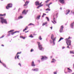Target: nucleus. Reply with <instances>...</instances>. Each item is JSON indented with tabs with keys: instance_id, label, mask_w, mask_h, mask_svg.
Instances as JSON below:
<instances>
[{
	"instance_id": "8fccbe9b",
	"label": "nucleus",
	"mask_w": 74,
	"mask_h": 74,
	"mask_svg": "<svg viewBox=\"0 0 74 74\" xmlns=\"http://www.w3.org/2000/svg\"><path fill=\"white\" fill-rule=\"evenodd\" d=\"M43 15H46V14H44V13H43Z\"/></svg>"
},
{
	"instance_id": "2f4dec72",
	"label": "nucleus",
	"mask_w": 74,
	"mask_h": 74,
	"mask_svg": "<svg viewBox=\"0 0 74 74\" xmlns=\"http://www.w3.org/2000/svg\"><path fill=\"white\" fill-rule=\"evenodd\" d=\"M30 25H34V24H33L32 23H30L28 25V26H30Z\"/></svg>"
},
{
	"instance_id": "6ab92c4d",
	"label": "nucleus",
	"mask_w": 74,
	"mask_h": 74,
	"mask_svg": "<svg viewBox=\"0 0 74 74\" xmlns=\"http://www.w3.org/2000/svg\"><path fill=\"white\" fill-rule=\"evenodd\" d=\"M47 22H45V23H43V24L42 25V26H44V25H47Z\"/></svg>"
},
{
	"instance_id": "680f3d73",
	"label": "nucleus",
	"mask_w": 74,
	"mask_h": 74,
	"mask_svg": "<svg viewBox=\"0 0 74 74\" xmlns=\"http://www.w3.org/2000/svg\"><path fill=\"white\" fill-rule=\"evenodd\" d=\"M64 73L65 74H67V72H64Z\"/></svg>"
},
{
	"instance_id": "f8f14e48",
	"label": "nucleus",
	"mask_w": 74,
	"mask_h": 74,
	"mask_svg": "<svg viewBox=\"0 0 74 74\" xmlns=\"http://www.w3.org/2000/svg\"><path fill=\"white\" fill-rule=\"evenodd\" d=\"M35 4L36 5H39V3L38 1H37L35 2Z\"/></svg>"
},
{
	"instance_id": "1a4fd4ad",
	"label": "nucleus",
	"mask_w": 74,
	"mask_h": 74,
	"mask_svg": "<svg viewBox=\"0 0 74 74\" xmlns=\"http://www.w3.org/2000/svg\"><path fill=\"white\" fill-rule=\"evenodd\" d=\"M59 1L61 4H64V0H59Z\"/></svg>"
},
{
	"instance_id": "49530a36",
	"label": "nucleus",
	"mask_w": 74,
	"mask_h": 74,
	"mask_svg": "<svg viewBox=\"0 0 74 74\" xmlns=\"http://www.w3.org/2000/svg\"><path fill=\"white\" fill-rule=\"evenodd\" d=\"M52 4V3H49V5H51V4Z\"/></svg>"
},
{
	"instance_id": "603ef678",
	"label": "nucleus",
	"mask_w": 74,
	"mask_h": 74,
	"mask_svg": "<svg viewBox=\"0 0 74 74\" xmlns=\"http://www.w3.org/2000/svg\"><path fill=\"white\" fill-rule=\"evenodd\" d=\"M50 42H51V43H52V40H50Z\"/></svg>"
},
{
	"instance_id": "864d4df0",
	"label": "nucleus",
	"mask_w": 74,
	"mask_h": 74,
	"mask_svg": "<svg viewBox=\"0 0 74 74\" xmlns=\"http://www.w3.org/2000/svg\"><path fill=\"white\" fill-rule=\"evenodd\" d=\"M50 28H51V29L52 30V27H50Z\"/></svg>"
},
{
	"instance_id": "0e129e2a",
	"label": "nucleus",
	"mask_w": 74,
	"mask_h": 74,
	"mask_svg": "<svg viewBox=\"0 0 74 74\" xmlns=\"http://www.w3.org/2000/svg\"><path fill=\"white\" fill-rule=\"evenodd\" d=\"M1 46H2V47H4V45H2Z\"/></svg>"
},
{
	"instance_id": "f704fd0d",
	"label": "nucleus",
	"mask_w": 74,
	"mask_h": 74,
	"mask_svg": "<svg viewBox=\"0 0 74 74\" xmlns=\"http://www.w3.org/2000/svg\"><path fill=\"white\" fill-rule=\"evenodd\" d=\"M29 37H31V38H33V36H32V34H31L30 36H29Z\"/></svg>"
},
{
	"instance_id": "0eeeda50",
	"label": "nucleus",
	"mask_w": 74,
	"mask_h": 74,
	"mask_svg": "<svg viewBox=\"0 0 74 74\" xmlns=\"http://www.w3.org/2000/svg\"><path fill=\"white\" fill-rule=\"evenodd\" d=\"M27 12H28V10H26V12H25V10H24L23 12H22V14H26V13H27Z\"/></svg>"
},
{
	"instance_id": "338daca9",
	"label": "nucleus",
	"mask_w": 74,
	"mask_h": 74,
	"mask_svg": "<svg viewBox=\"0 0 74 74\" xmlns=\"http://www.w3.org/2000/svg\"><path fill=\"white\" fill-rule=\"evenodd\" d=\"M15 58V59H16V56Z\"/></svg>"
},
{
	"instance_id": "cd10ccee",
	"label": "nucleus",
	"mask_w": 74,
	"mask_h": 74,
	"mask_svg": "<svg viewBox=\"0 0 74 74\" xmlns=\"http://www.w3.org/2000/svg\"><path fill=\"white\" fill-rule=\"evenodd\" d=\"M5 14H0V16H5Z\"/></svg>"
},
{
	"instance_id": "a878e982",
	"label": "nucleus",
	"mask_w": 74,
	"mask_h": 74,
	"mask_svg": "<svg viewBox=\"0 0 74 74\" xmlns=\"http://www.w3.org/2000/svg\"><path fill=\"white\" fill-rule=\"evenodd\" d=\"M70 53H73L74 54V51H70Z\"/></svg>"
},
{
	"instance_id": "473e14b6",
	"label": "nucleus",
	"mask_w": 74,
	"mask_h": 74,
	"mask_svg": "<svg viewBox=\"0 0 74 74\" xmlns=\"http://www.w3.org/2000/svg\"><path fill=\"white\" fill-rule=\"evenodd\" d=\"M51 10L50 9H49V8H47L46 10V11H50Z\"/></svg>"
},
{
	"instance_id": "f257e3e1",
	"label": "nucleus",
	"mask_w": 74,
	"mask_h": 74,
	"mask_svg": "<svg viewBox=\"0 0 74 74\" xmlns=\"http://www.w3.org/2000/svg\"><path fill=\"white\" fill-rule=\"evenodd\" d=\"M0 22L3 24V23H5V24H7V21L6 19H4L3 17H0Z\"/></svg>"
},
{
	"instance_id": "f3484780",
	"label": "nucleus",
	"mask_w": 74,
	"mask_h": 74,
	"mask_svg": "<svg viewBox=\"0 0 74 74\" xmlns=\"http://www.w3.org/2000/svg\"><path fill=\"white\" fill-rule=\"evenodd\" d=\"M19 33V31H15V32H14L12 33L11 34L12 35H13L14 33Z\"/></svg>"
},
{
	"instance_id": "a19ab883",
	"label": "nucleus",
	"mask_w": 74,
	"mask_h": 74,
	"mask_svg": "<svg viewBox=\"0 0 74 74\" xmlns=\"http://www.w3.org/2000/svg\"><path fill=\"white\" fill-rule=\"evenodd\" d=\"M10 34H8V36H10Z\"/></svg>"
},
{
	"instance_id": "13d9d810",
	"label": "nucleus",
	"mask_w": 74,
	"mask_h": 74,
	"mask_svg": "<svg viewBox=\"0 0 74 74\" xmlns=\"http://www.w3.org/2000/svg\"><path fill=\"white\" fill-rule=\"evenodd\" d=\"M42 3V2H41L40 3H39V5H41V4Z\"/></svg>"
},
{
	"instance_id": "412c9836",
	"label": "nucleus",
	"mask_w": 74,
	"mask_h": 74,
	"mask_svg": "<svg viewBox=\"0 0 74 74\" xmlns=\"http://www.w3.org/2000/svg\"><path fill=\"white\" fill-rule=\"evenodd\" d=\"M63 39H64V38L62 37H61L60 39L58 41V42H60V41L62 40H63Z\"/></svg>"
},
{
	"instance_id": "7c9ffc66",
	"label": "nucleus",
	"mask_w": 74,
	"mask_h": 74,
	"mask_svg": "<svg viewBox=\"0 0 74 74\" xmlns=\"http://www.w3.org/2000/svg\"><path fill=\"white\" fill-rule=\"evenodd\" d=\"M42 5H43V4L41 5H40V6H38L37 7V8H39V7H42Z\"/></svg>"
},
{
	"instance_id": "39448f33",
	"label": "nucleus",
	"mask_w": 74,
	"mask_h": 74,
	"mask_svg": "<svg viewBox=\"0 0 74 74\" xmlns=\"http://www.w3.org/2000/svg\"><path fill=\"white\" fill-rule=\"evenodd\" d=\"M48 58L45 56H42V58H41V59L42 60H46Z\"/></svg>"
},
{
	"instance_id": "e433bc0d",
	"label": "nucleus",
	"mask_w": 74,
	"mask_h": 74,
	"mask_svg": "<svg viewBox=\"0 0 74 74\" xmlns=\"http://www.w3.org/2000/svg\"><path fill=\"white\" fill-rule=\"evenodd\" d=\"M33 51H34V50H33V49H32L30 51V52H33Z\"/></svg>"
},
{
	"instance_id": "3c124183",
	"label": "nucleus",
	"mask_w": 74,
	"mask_h": 74,
	"mask_svg": "<svg viewBox=\"0 0 74 74\" xmlns=\"http://www.w3.org/2000/svg\"><path fill=\"white\" fill-rule=\"evenodd\" d=\"M20 38H23V36H20Z\"/></svg>"
},
{
	"instance_id": "423d86ee",
	"label": "nucleus",
	"mask_w": 74,
	"mask_h": 74,
	"mask_svg": "<svg viewBox=\"0 0 74 74\" xmlns=\"http://www.w3.org/2000/svg\"><path fill=\"white\" fill-rule=\"evenodd\" d=\"M63 28H64L63 26V25H62L61 26V27L60 30V33H62V32H63Z\"/></svg>"
},
{
	"instance_id": "aec40b11",
	"label": "nucleus",
	"mask_w": 74,
	"mask_h": 74,
	"mask_svg": "<svg viewBox=\"0 0 74 74\" xmlns=\"http://www.w3.org/2000/svg\"><path fill=\"white\" fill-rule=\"evenodd\" d=\"M51 38L52 40H53V38H54V36L53 34H52Z\"/></svg>"
},
{
	"instance_id": "79ce46f5",
	"label": "nucleus",
	"mask_w": 74,
	"mask_h": 74,
	"mask_svg": "<svg viewBox=\"0 0 74 74\" xmlns=\"http://www.w3.org/2000/svg\"><path fill=\"white\" fill-rule=\"evenodd\" d=\"M68 39H71V38L69 37V38H68Z\"/></svg>"
},
{
	"instance_id": "69168bd1",
	"label": "nucleus",
	"mask_w": 74,
	"mask_h": 74,
	"mask_svg": "<svg viewBox=\"0 0 74 74\" xmlns=\"http://www.w3.org/2000/svg\"><path fill=\"white\" fill-rule=\"evenodd\" d=\"M44 15H43L42 16V17H44Z\"/></svg>"
},
{
	"instance_id": "5fc2aeb1",
	"label": "nucleus",
	"mask_w": 74,
	"mask_h": 74,
	"mask_svg": "<svg viewBox=\"0 0 74 74\" xmlns=\"http://www.w3.org/2000/svg\"><path fill=\"white\" fill-rule=\"evenodd\" d=\"M29 32V31H27V32L25 31V33H27V32Z\"/></svg>"
},
{
	"instance_id": "a18cd8bd",
	"label": "nucleus",
	"mask_w": 74,
	"mask_h": 74,
	"mask_svg": "<svg viewBox=\"0 0 74 74\" xmlns=\"http://www.w3.org/2000/svg\"><path fill=\"white\" fill-rule=\"evenodd\" d=\"M54 74H57V73H56V72H54Z\"/></svg>"
},
{
	"instance_id": "a211bd4d",
	"label": "nucleus",
	"mask_w": 74,
	"mask_h": 74,
	"mask_svg": "<svg viewBox=\"0 0 74 74\" xmlns=\"http://www.w3.org/2000/svg\"><path fill=\"white\" fill-rule=\"evenodd\" d=\"M40 17H41V15H38V16H37V18H36V19H40Z\"/></svg>"
},
{
	"instance_id": "e2e57ef3",
	"label": "nucleus",
	"mask_w": 74,
	"mask_h": 74,
	"mask_svg": "<svg viewBox=\"0 0 74 74\" xmlns=\"http://www.w3.org/2000/svg\"><path fill=\"white\" fill-rule=\"evenodd\" d=\"M20 10H21V8H19L18 9V11H20Z\"/></svg>"
},
{
	"instance_id": "c03bdc74",
	"label": "nucleus",
	"mask_w": 74,
	"mask_h": 74,
	"mask_svg": "<svg viewBox=\"0 0 74 74\" xmlns=\"http://www.w3.org/2000/svg\"><path fill=\"white\" fill-rule=\"evenodd\" d=\"M22 53L21 52H20L19 53L18 52V54H21Z\"/></svg>"
},
{
	"instance_id": "37998d69",
	"label": "nucleus",
	"mask_w": 74,
	"mask_h": 74,
	"mask_svg": "<svg viewBox=\"0 0 74 74\" xmlns=\"http://www.w3.org/2000/svg\"><path fill=\"white\" fill-rule=\"evenodd\" d=\"M46 5L48 7V6H49V5H48V4H46Z\"/></svg>"
},
{
	"instance_id": "9d476101",
	"label": "nucleus",
	"mask_w": 74,
	"mask_h": 74,
	"mask_svg": "<svg viewBox=\"0 0 74 74\" xmlns=\"http://www.w3.org/2000/svg\"><path fill=\"white\" fill-rule=\"evenodd\" d=\"M70 10H67L66 11V14H65L66 15H67V14H69L70 13Z\"/></svg>"
},
{
	"instance_id": "b1692460",
	"label": "nucleus",
	"mask_w": 74,
	"mask_h": 74,
	"mask_svg": "<svg viewBox=\"0 0 74 74\" xmlns=\"http://www.w3.org/2000/svg\"><path fill=\"white\" fill-rule=\"evenodd\" d=\"M53 20L54 21V22H55V23H56V21H55V17H54V16L53 17Z\"/></svg>"
},
{
	"instance_id": "393cba45",
	"label": "nucleus",
	"mask_w": 74,
	"mask_h": 74,
	"mask_svg": "<svg viewBox=\"0 0 74 74\" xmlns=\"http://www.w3.org/2000/svg\"><path fill=\"white\" fill-rule=\"evenodd\" d=\"M23 18V16H19V17H18V19H22V18Z\"/></svg>"
},
{
	"instance_id": "6e6d98bb",
	"label": "nucleus",
	"mask_w": 74,
	"mask_h": 74,
	"mask_svg": "<svg viewBox=\"0 0 74 74\" xmlns=\"http://www.w3.org/2000/svg\"><path fill=\"white\" fill-rule=\"evenodd\" d=\"M23 39L24 40L25 39V37H23Z\"/></svg>"
},
{
	"instance_id": "2eb2a0df",
	"label": "nucleus",
	"mask_w": 74,
	"mask_h": 74,
	"mask_svg": "<svg viewBox=\"0 0 74 74\" xmlns=\"http://www.w3.org/2000/svg\"><path fill=\"white\" fill-rule=\"evenodd\" d=\"M67 69L69 73H70L72 72V70H71V69H70L69 68H68Z\"/></svg>"
},
{
	"instance_id": "4be33fe9",
	"label": "nucleus",
	"mask_w": 74,
	"mask_h": 74,
	"mask_svg": "<svg viewBox=\"0 0 74 74\" xmlns=\"http://www.w3.org/2000/svg\"><path fill=\"white\" fill-rule=\"evenodd\" d=\"M52 60V61H51V63H55V61H56V60L54 59H53Z\"/></svg>"
},
{
	"instance_id": "052dcab7",
	"label": "nucleus",
	"mask_w": 74,
	"mask_h": 74,
	"mask_svg": "<svg viewBox=\"0 0 74 74\" xmlns=\"http://www.w3.org/2000/svg\"><path fill=\"white\" fill-rule=\"evenodd\" d=\"M0 63H2V62H1V60H0Z\"/></svg>"
},
{
	"instance_id": "9b49d317",
	"label": "nucleus",
	"mask_w": 74,
	"mask_h": 74,
	"mask_svg": "<svg viewBox=\"0 0 74 74\" xmlns=\"http://www.w3.org/2000/svg\"><path fill=\"white\" fill-rule=\"evenodd\" d=\"M29 3V1H26V2L25 3V4L24 5V6H26L28 4V3Z\"/></svg>"
},
{
	"instance_id": "de8ad7c7",
	"label": "nucleus",
	"mask_w": 74,
	"mask_h": 74,
	"mask_svg": "<svg viewBox=\"0 0 74 74\" xmlns=\"http://www.w3.org/2000/svg\"><path fill=\"white\" fill-rule=\"evenodd\" d=\"M51 22H52V23H53V24H55V23H54V22H53V21H51Z\"/></svg>"
},
{
	"instance_id": "bf43d9fd",
	"label": "nucleus",
	"mask_w": 74,
	"mask_h": 74,
	"mask_svg": "<svg viewBox=\"0 0 74 74\" xmlns=\"http://www.w3.org/2000/svg\"><path fill=\"white\" fill-rule=\"evenodd\" d=\"M58 15V13L56 14V16H57V15Z\"/></svg>"
},
{
	"instance_id": "7ed1b4c3",
	"label": "nucleus",
	"mask_w": 74,
	"mask_h": 74,
	"mask_svg": "<svg viewBox=\"0 0 74 74\" xmlns=\"http://www.w3.org/2000/svg\"><path fill=\"white\" fill-rule=\"evenodd\" d=\"M65 40L66 41V43L67 45L69 44V45L70 46V45H71V40H68V39H65Z\"/></svg>"
},
{
	"instance_id": "774afa93",
	"label": "nucleus",
	"mask_w": 74,
	"mask_h": 74,
	"mask_svg": "<svg viewBox=\"0 0 74 74\" xmlns=\"http://www.w3.org/2000/svg\"><path fill=\"white\" fill-rule=\"evenodd\" d=\"M73 67H74V64H73Z\"/></svg>"
},
{
	"instance_id": "dca6fc26",
	"label": "nucleus",
	"mask_w": 74,
	"mask_h": 74,
	"mask_svg": "<svg viewBox=\"0 0 74 74\" xmlns=\"http://www.w3.org/2000/svg\"><path fill=\"white\" fill-rule=\"evenodd\" d=\"M31 65L33 67H34L36 66V65L34 64V61L32 62Z\"/></svg>"
},
{
	"instance_id": "6e6552de",
	"label": "nucleus",
	"mask_w": 74,
	"mask_h": 74,
	"mask_svg": "<svg viewBox=\"0 0 74 74\" xmlns=\"http://www.w3.org/2000/svg\"><path fill=\"white\" fill-rule=\"evenodd\" d=\"M32 70L34 71H38L39 69L38 68H36L35 69H32Z\"/></svg>"
},
{
	"instance_id": "c9c22d12",
	"label": "nucleus",
	"mask_w": 74,
	"mask_h": 74,
	"mask_svg": "<svg viewBox=\"0 0 74 74\" xmlns=\"http://www.w3.org/2000/svg\"><path fill=\"white\" fill-rule=\"evenodd\" d=\"M46 18L47 19V21H49V18H48V17H46Z\"/></svg>"
},
{
	"instance_id": "4c0bfd02",
	"label": "nucleus",
	"mask_w": 74,
	"mask_h": 74,
	"mask_svg": "<svg viewBox=\"0 0 74 74\" xmlns=\"http://www.w3.org/2000/svg\"><path fill=\"white\" fill-rule=\"evenodd\" d=\"M19 55H18L17 56V59H19Z\"/></svg>"
},
{
	"instance_id": "f03ea898",
	"label": "nucleus",
	"mask_w": 74,
	"mask_h": 74,
	"mask_svg": "<svg viewBox=\"0 0 74 74\" xmlns=\"http://www.w3.org/2000/svg\"><path fill=\"white\" fill-rule=\"evenodd\" d=\"M38 47L39 48L40 50L41 51H43L44 49V48H42V45L40 44V42H38Z\"/></svg>"
},
{
	"instance_id": "09e8293b",
	"label": "nucleus",
	"mask_w": 74,
	"mask_h": 74,
	"mask_svg": "<svg viewBox=\"0 0 74 74\" xmlns=\"http://www.w3.org/2000/svg\"><path fill=\"white\" fill-rule=\"evenodd\" d=\"M62 49H64V48H65V47H62Z\"/></svg>"
},
{
	"instance_id": "20e7f679",
	"label": "nucleus",
	"mask_w": 74,
	"mask_h": 74,
	"mask_svg": "<svg viewBox=\"0 0 74 74\" xmlns=\"http://www.w3.org/2000/svg\"><path fill=\"white\" fill-rule=\"evenodd\" d=\"M12 7V4L11 3H9L8 5L7 6H6V8L8 10L10 8H11Z\"/></svg>"
},
{
	"instance_id": "5701e85b",
	"label": "nucleus",
	"mask_w": 74,
	"mask_h": 74,
	"mask_svg": "<svg viewBox=\"0 0 74 74\" xmlns=\"http://www.w3.org/2000/svg\"><path fill=\"white\" fill-rule=\"evenodd\" d=\"M28 28V27L26 26V27H25V29H24L23 30V32H25V30H27V29Z\"/></svg>"
},
{
	"instance_id": "ddd939ff",
	"label": "nucleus",
	"mask_w": 74,
	"mask_h": 74,
	"mask_svg": "<svg viewBox=\"0 0 74 74\" xmlns=\"http://www.w3.org/2000/svg\"><path fill=\"white\" fill-rule=\"evenodd\" d=\"M56 38H53V44L55 45V41H56Z\"/></svg>"
},
{
	"instance_id": "4468645a",
	"label": "nucleus",
	"mask_w": 74,
	"mask_h": 74,
	"mask_svg": "<svg viewBox=\"0 0 74 74\" xmlns=\"http://www.w3.org/2000/svg\"><path fill=\"white\" fill-rule=\"evenodd\" d=\"M71 27V28L73 29V26H74V22H73V23H71V24L70 25Z\"/></svg>"
},
{
	"instance_id": "c756f323",
	"label": "nucleus",
	"mask_w": 74,
	"mask_h": 74,
	"mask_svg": "<svg viewBox=\"0 0 74 74\" xmlns=\"http://www.w3.org/2000/svg\"><path fill=\"white\" fill-rule=\"evenodd\" d=\"M13 31H14V30L13 29V30H11L10 31H9L8 32V33H10V32H12Z\"/></svg>"
},
{
	"instance_id": "ea45409f",
	"label": "nucleus",
	"mask_w": 74,
	"mask_h": 74,
	"mask_svg": "<svg viewBox=\"0 0 74 74\" xmlns=\"http://www.w3.org/2000/svg\"><path fill=\"white\" fill-rule=\"evenodd\" d=\"M18 64L19 65V66H21V63H19Z\"/></svg>"
},
{
	"instance_id": "72a5a7b5",
	"label": "nucleus",
	"mask_w": 74,
	"mask_h": 74,
	"mask_svg": "<svg viewBox=\"0 0 74 74\" xmlns=\"http://www.w3.org/2000/svg\"><path fill=\"white\" fill-rule=\"evenodd\" d=\"M67 45V47L66 48H68V49H70V47H69V45Z\"/></svg>"
},
{
	"instance_id": "58836bf2",
	"label": "nucleus",
	"mask_w": 74,
	"mask_h": 74,
	"mask_svg": "<svg viewBox=\"0 0 74 74\" xmlns=\"http://www.w3.org/2000/svg\"><path fill=\"white\" fill-rule=\"evenodd\" d=\"M4 37V36L3 35L2 37H1L0 38H3V37Z\"/></svg>"
},
{
	"instance_id": "bb28decb",
	"label": "nucleus",
	"mask_w": 74,
	"mask_h": 74,
	"mask_svg": "<svg viewBox=\"0 0 74 74\" xmlns=\"http://www.w3.org/2000/svg\"><path fill=\"white\" fill-rule=\"evenodd\" d=\"M39 39L40 40H42V38H41V36H39Z\"/></svg>"
},
{
	"instance_id": "c85d7f7f",
	"label": "nucleus",
	"mask_w": 74,
	"mask_h": 74,
	"mask_svg": "<svg viewBox=\"0 0 74 74\" xmlns=\"http://www.w3.org/2000/svg\"><path fill=\"white\" fill-rule=\"evenodd\" d=\"M3 66L5 67H6V65H5V64H3V63H2Z\"/></svg>"
},
{
	"instance_id": "4d7b16f0",
	"label": "nucleus",
	"mask_w": 74,
	"mask_h": 74,
	"mask_svg": "<svg viewBox=\"0 0 74 74\" xmlns=\"http://www.w3.org/2000/svg\"><path fill=\"white\" fill-rule=\"evenodd\" d=\"M18 54H19V52H18L17 53L16 55H18Z\"/></svg>"
}]
</instances>
